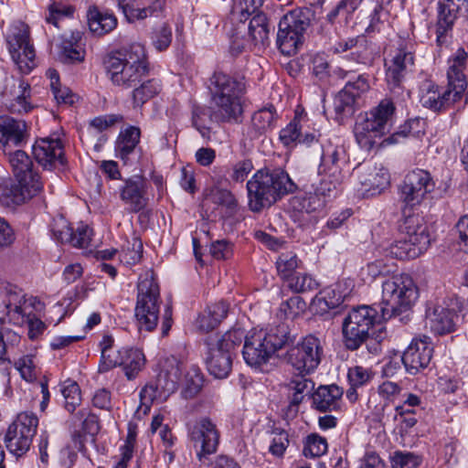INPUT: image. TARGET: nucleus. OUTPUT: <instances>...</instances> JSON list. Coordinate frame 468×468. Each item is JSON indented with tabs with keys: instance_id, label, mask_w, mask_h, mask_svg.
I'll list each match as a JSON object with an SVG mask.
<instances>
[{
	"instance_id": "f257e3e1",
	"label": "nucleus",
	"mask_w": 468,
	"mask_h": 468,
	"mask_svg": "<svg viewBox=\"0 0 468 468\" xmlns=\"http://www.w3.org/2000/svg\"><path fill=\"white\" fill-rule=\"evenodd\" d=\"M299 188L304 194L297 195L290 200V206L294 211L312 213L323 208V200L313 196L312 189H309L303 179H298V183H295L282 169H261L247 182L249 207L252 212L259 213Z\"/></svg>"
},
{
	"instance_id": "f03ea898",
	"label": "nucleus",
	"mask_w": 468,
	"mask_h": 468,
	"mask_svg": "<svg viewBox=\"0 0 468 468\" xmlns=\"http://www.w3.org/2000/svg\"><path fill=\"white\" fill-rule=\"evenodd\" d=\"M208 89L214 103L213 116L216 121L240 123L244 112L241 98L246 90L244 77L217 69L209 79Z\"/></svg>"
},
{
	"instance_id": "7ed1b4c3",
	"label": "nucleus",
	"mask_w": 468,
	"mask_h": 468,
	"mask_svg": "<svg viewBox=\"0 0 468 468\" xmlns=\"http://www.w3.org/2000/svg\"><path fill=\"white\" fill-rule=\"evenodd\" d=\"M103 64L112 81L124 88L137 86L148 72L144 48L140 44L108 54Z\"/></svg>"
},
{
	"instance_id": "20e7f679",
	"label": "nucleus",
	"mask_w": 468,
	"mask_h": 468,
	"mask_svg": "<svg viewBox=\"0 0 468 468\" xmlns=\"http://www.w3.org/2000/svg\"><path fill=\"white\" fill-rule=\"evenodd\" d=\"M296 336L285 324H280L270 332H253L244 341L242 355L246 363L259 367L267 363L269 358L279 349L289 346L295 342Z\"/></svg>"
},
{
	"instance_id": "39448f33",
	"label": "nucleus",
	"mask_w": 468,
	"mask_h": 468,
	"mask_svg": "<svg viewBox=\"0 0 468 468\" xmlns=\"http://www.w3.org/2000/svg\"><path fill=\"white\" fill-rule=\"evenodd\" d=\"M419 298V289L410 275H394L382 282L381 312L387 320L409 312Z\"/></svg>"
},
{
	"instance_id": "423d86ee",
	"label": "nucleus",
	"mask_w": 468,
	"mask_h": 468,
	"mask_svg": "<svg viewBox=\"0 0 468 468\" xmlns=\"http://www.w3.org/2000/svg\"><path fill=\"white\" fill-rule=\"evenodd\" d=\"M401 238L390 248V253L397 259H415L427 250L431 237L423 217L411 214L404 217L399 227Z\"/></svg>"
},
{
	"instance_id": "0eeeda50",
	"label": "nucleus",
	"mask_w": 468,
	"mask_h": 468,
	"mask_svg": "<svg viewBox=\"0 0 468 468\" xmlns=\"http://www.w3.org/2000/svg\"><path fill=\"white\" fill-rule=\"evenodd\" d=\"M395 106L390 100H382L368 112L357 116L355 128L356 143L361 150L369 151L376 138L388 131Z\"/></svg>"
},
{
	"instance_id": "6e6552de",
	"label": "nucleus",
	"mask_w": 468,
	"mask_h": 468,
	"mask_svg": "<svg viewBox=\"0 0 468 468\" xmlns=\"http://www.w3.org/2000/svg\"><path fill=\"white\" fill-rule=\"evenodd\" d=\"M135 318L140 331H153L158 323L160 290L152 273L146 272L138 282Z\"/></svg>"
},
{
	"instance_id": "1a4fd4ad",
	"label": "nucleus",
	"mask_w": 468,
	"mask_h": 468,
	"mask_svg": "<svg viewBox=\"0 0 468 468\" xmlns=\"http://www.w3.org/2000/svg\"><path fill=\"white\" fill-rule=\"evenodd\" d=\"M243 338L239 330L229 331L219 338L208 350L207 367L208 372L217 378L229 376L232 368V356Z\"/></svg>"
},
{
	"instance_id": "9d476101",
	"label": "nucleus",
	"mask_w": 468,
	"mask_h": 468,
	"mask_svg": "<svg viewBox=\"0 0 468 468\" xmlns=\"http://www.w3.org/2000/svg\"><path fill=\"white\" fill-rule=\"evenodd\" d=\"M310 26L306 13L293 10L284 15L279 23L277 45L282 54L292 56L302 44L303 35Z\"/></svg>"
},
{
	"instance_id": "9b49d317",
	"label": "nucleus",
	"mask_w": 468,
	"mask_h": 468,
	"mask_svg": "<svg viewBox=\"0 0 468 468\" xmlns=\"http://www.w3.org/2000/svg\"><path fill=\"white\" fill-rule=\"evenodd\" d=\"M37 424L38 420L35 414L19 413L5 435L4 441L8 451L17 457L24 455L30 448Z\"/></svg>"
},
{
	"instance_id": "f8f14e48",
	"label": "nucleus",
	"mask_w": 468,
	"mask_h": 468,
	"mask_svg": "<svg viewBox=\"0 0 468 468\" xmlns=\"http://www.w3.org/2000/svg\"><path fill=\"white\" fill-rule=\"evenodd\" d=\"M431 175L423 169L410 171L399 186V198L407 207L420 206L434 191Z\"/></svg>"
},
{
	"instance_id": "ddd939ff",
	"label": "nucleus",
	"mask_w": 468,
	"mask_h": 468,
	"mask_svg": "<svg viewBox=\"0 0 468 468\" xmlns=\"http://www.w3.org/2000/svg\"><path fill=\"white\" fill-rule=\"evenodd\" d=\"M414 67V55L405 48H399L386 61V80L390 92L395 98L405 100L410 96L402 85L407 74Z\"/></svg>"
},
{
	"instance_id": "4468645a",
	"label": "nucleus",
	"mask_w": 468,
	"mask_h": 468,
	"mask_svg": "<svg viewBox=\"0 0 468 468\" xmlns=\"http://www.w3.org/2000/svg\"><path fill=\"white\" fill-rule=\"evenodd\" d=\"M322 347L318 338L309 335L302 343L287 351V362L299 374H307L317 367L321 361Z\"/></svg>"
},
{
	"instance_id": "2eb2a0df",
	"label": "nucleus",
	"mask_w": 468,
	"mask_h": 468,
	"mask_svg": "<svg viewBox=\"0 0 468 468\" xmlns=\"http://www.w3.org/2000/svg\"><path fill=\"white\" fill-rule=\"evenodd\" d=\"M463 303L457 297L449 298L442 304H437L426 312V324L438 335H444L454 330V318L462 311Z\"/></svg>"
},
{
	"instance_id": "dca6fc26",
	"label": "nucleus",
	"mask_w": 468,
	"mask_h": 468,
	"mask_svg": "<svg viewBox=\"0 0 468 468\" xmlns=\"http://www.w3.org/2000/svg\"><path fill=\"white\" fill-rule=\"evenodd\" d=\"M188 432L196 448L199 447L197 457L200 461L207 455L216 452L219 442V431L216 424L207 417H202L188 425Z\"/></svg>"
},
{
	"instance_id": "f3484780",
	"label": "nucleus",
	"mask_w": 468,
	"mask_h": 468,
	"mask_svg": "<svg viewBox=\"0 0 468 468\" xmlns=\"http://www.w3.org/2000/svg\"><path fill=\"white\" fill-rule=\"evenodd\" d=\"M432 353L433 346L430 337L413 339L401 356L406 371L410 375H416L426 369L431 363Z\"/></svg>"
},
{
	"instance_id": "a211bd4d",
	"label": "nucleus",
	"mask_w": 468,
	"mask_h": 468,
	"mask_svg": "<svg viewBox=\"0 0 468 468\" xmlns=\"http://www.w3.org/2000/svg\"><path fill=\"white\" fill-rule=\"evenodd\" d=\"M28 37L27 28L21 25L7 40L12 59L22 73H28L31 70L32 66L29 63L33 62L35 58V51L28 44Z\"/></svg>"
},
{
	"instance_id": "6ab92c4d",
	"label": "nucleus",
	"mask_w": 468,
	"mask_h": 468,
	"mask_svg": "<svg viewBox=\"0 0 468 468\" xmlns=\"http://www.w3.org/2000/svg\"><path fill=\"white\" fill-rule=\"evenodd\" d=\"M51 231L57 240L61 243H69L73 247L87 248L91 241L92 230L88 226H81L73 230L70 224L62 216L54 218Z\"/></svg>"
},
{
	"instance_id": "aec40b11",
	"label": "nucleus",
	"mask_w": 468,
	"mask_h": 468,
	"mask_svg": "<svg viewBox=\"0 0 468 468\" xmlns=\"http://www.w3.org/2000/svg\"><path fill=\"white\" fill-rule=\"evenodd\" d=\"M33 154L37 162L46 169L64 167L67 164L63 145L58 139L37 140L33 145Z\"/></svg>"
},
{
	"instance_id": "412c9836",
	"label": "nucleus",
	"mask_w": 468,
	"mask_h": 468,
	"mask_svg": "<svg viewBox=\"0 0 468 468\" xmlns=\"http://www.w3.org/2000/svg\"><path fill=\"white\" fill-rule=\"evenodd\" d=\"M27 137V126L25 121L8 115L0 116V150L5 154L12 147L22 146Z\"/></svg>"
},
{
	"instance_id": "4be33fe9",
	"label": "nucleus",
	"mask_w": 468,
	"mask_h": 468,
	"mask_svg": "<svg viewBox=\"0 0 468 468\" xmlns=\"http://www.w3.org/2000/svg\"><path fill=\"white\" fill-rule=\"evenodd\" d=\"M468 54L463 48H459L448 58L447 79L449 90L452 93V99L455 101L466 89L467 81L465 69Z\"/></svg>"
},
{
	"instance_id": "5701e85b",
	"label": "nucleus",
	"mask_w": 468,
	"mask_h": 468,
	"mask_svg": "<svg viewBox=\"0 0 468 468\" xmlns=\"http://www.w3.org/2000/svg\"><path fill=\"white\" fill-rule=\"evenodd\" d=\"M42 189L40 181H7L0 185V202L7 207L19 205L31 198Z\"/></svg>"
},
{
	"instance_id": "b1692460",
	"label": "nucleus",
	"mask_w": 468,
	"mask_h": 468,
	"mask_svg": "<svg viewBox=\"0 0 468 468\" xmlns=\"http://www.w3.org/2000/svg\"><path fill=\"white\" fill-rule=\"evenodd\" d=\"M120 197L133 213H138L148 205L147 183L139 176L123 181L120 187Z\"/></svg>"
},
{
	"instance_id": "393cba45",
	"label": "nucleus",
	"mask_w": 468,
	"mask_h": 468,
	"mask_svg": "<svg viewBox=\"0 0 468 468\" xmlns=\"http://www.w3.org/2000/svg\"><path fill=\"white\" fill-rule=\"evenodd\" d=\"M181 373V363L176 357L170 356L164 359L155 380L157 388L164 393V397L169 396L177 389Z\"/></svg>"
},
{
	"instance_id": "a878e982",
	"label": "nucleus",
	"mask_w": 468,
	"mask_h": 468,
	"mask_svg": "<svg viewBox=\"0 0 468 468\" xmlns=\"http://www.w3.org/2000/svg\"><path fill=\"white\" fill-rule=\"evenodd\" d=\"M461 0H439L437 21V42L442 45L446 42V34L452 30L460 10Z\"/></svg>"
},
{
	"instance_id": "bb28decb",
	"label": "nucleus",
	"mask_w": 468,
	"mask_h": 468,
	"mask_svg": "<svg viewBox=\"0 0 468 468\" xmlns=\"http://www.w3.org/2000/svg\"><path fill=\"white\" fill-rule=\"evenodd\" d=\"M350 294L351 289L347 286V282H339L334 289H325L316 294L312 304L319 308L321 312H326L328 309L341 305Z\"/></svg>"
},
{
	"instance_id": "cd10ccee",
	"label": "nucleus",
	"mask_w": 468,
	"mask_h": 468,
	"mask_svg": "<svg viewBox=\"0 0 468 468\" xmlns=\"http://www.w3.org/2000/svg\"><path fill=\"white\" fill-rule=\"evenodd\" d=\"M343 390L336 385L320 386L313 394V407L319 411H331L339 407Z\"/></svg>"
},
{
	"instance_id": "c85d7f7f",
	"label": "nucleus",
	"mask_w": 468,
	"mask_h": 468,
	"mask_svg": "<svg viewBox=\"0 0 468 468\" xmlns=\"http://www.w3.org/2000/svg\"><path fill=\"white\" fill-rule=\"evenodd\" d=\"M21 303H27L24 295L18 294L16 292L13 291L9 284L5 282H1L0 311H5L10 322L20 323L23 321V318L19 316V314L17 313Z\"/></svg>"
},
{
	"instance_id": "c756f323",
	"label": "nucleus",
	"mask_w": 468,
	"mask_h": 468,
	"mask_svg": "<svg viewBox=\"0 0 468 468\" xmlns=\"http://www.w3.org/2000/svg\"><path fill=\"white\" fill-rule=\"evenodd\" d=\"M277 113L274 106L270 105L255 112L251 117L249 134L250 138H258L271 132L275 127Z\"/></svg>"
},
{
	"instance_id": "7c9ffc66",
	"label": "nucleus",
	"mask_w": 468,
	"mask_h": 468,
	"mask_svg": "<svg viewBox=\"0 0 468 468\" xmlns=\"http://www.w3.org/2000/svg\"><path fill=\"white\" fill-rule=\"evenodd\" d=\"M378 311L368 305L353 307V332L356 331V336H366L369 330L380 321Z\"/></svg>"
},
{
	"instance_id": "2f4dec72",
	"label": "nucleus",
	"mask_w": 468,
	"mask_h": 468,
	"mask_svg": "<svg viewBox=\"0 0 468 468\" xmlns=\"http://www.w3.org/2000/svg\"><path fill=\"white\" fill-rule=\"evenodd\" d=\"M7 154H9V163L16 180H21L22 182L29 181L30 183L40 181L39 176L33 173V163L26 152L16 150L14 153L8 152Z\"/></svg>"
},
{
	"instance_id": "473e14b6",
	"label": "nucleus",
	"mask_w": 468,
	"mask_h": 468,
	"mask_svg": "<svg viewBox=\"0 0 468 468\" xmlns=\"http://www.w3.org/2000/svg\"><path fill=\"white\" fill-rule=\"evenodd\" d=\"M229 312V305L220 301L207 306L204 313L197 318V326L203 332H209L215 329Z\"/></svg>"
},
{
	"instance_id": "72a5a7b5",
	"label": "nucleus",
	"mask_w": 468,
	"mask_h": 468,
	"mask_svg": "<svg viewBox=\"0 0 468 468\" xmlns=\"http://www.w3.org/2000/svg\"><path fill=\"white\" fill-rule=\"evenodd\" d=\"M87 18L90 31L98 36L112 31L117 26V19L113 15L101 13L95 6L89 8Z\"/></svg>"
},
{
	"instance_id": "f704fd0d",
	"label": "nucleus",
	"mask_w": 468,
	"mask_h": 468,
	"mask_svg": "<svg viewBox=\"0 0 468 468\" xmlns=\"http://www.w3.org/2000/svg\"><path fill=\"white\" fill-rule=\"evenodd\" d=\"M140 129L131 126L122 131L116 141L115 150L117 156L122 160H126L128 155L132 154L140 141Z\"/></svg>"
},
{
	"instance_id": "c9c22d12",
	"label": "nucleus",
	"mask_w": 468,
	"mask_h": 468,
	"mask_svg": "<svg viewBox=\"0 0 468 468\" xmlns=\"http://www.w3.org/2000/svg\"><path fill=\"white\" fill-rule=\"evenodd\" d=\"M249 36L255 47H265L269 41L268 19L263 13H258L250 18Z\"/></svg>"
},
{
	"instance_id": "e433bc0d",
	"label": "nucleus",
	"mask_w": 468,
	"mask_h": 468,
	"mask_svg": "<svg viewBox=\"0 0 468 468\" xmlns=\"http://www.w3.org/2000/svg\"><path fill=\"white\" fill-rule=\"evenodd\" d=\"M118 5L128 21L131 22L135 19H144L148 16H153L155 12L162 11L165 0H155L152 5L144 8H134L131 5V0H119Z\"/></svg>"
},
{
	"instance_id": "4c0bfd02",
	"label": "nucleus",
	"mask_w": 468,
	"mask_h": 468,
	"mask_svg": "<svg viewBox=\"0 0 468 468\" xmlns=\"http://www.w3.org/2000/svg\"><path fill=\"white\" fill-rule=\"evenodd\" d=\"M424 122L420 119H410L401 125L396 133L387 137L383 143L385 144H394L401 142L402 139L407 137H419L424 133L423 131Z\"/></svg>"
},
{
	"instance_id": "58836bf2",
	"label": "nucleus",
	"mask_w": 468,
	"mask_h": 468,
	"mask_svg": "<svg viewBox=\"0 0 468 468\" xmlns=\"http://www.w3.org/2000/svg\"><path fill=\"white\" fill-rule=\"evenodd\" d=\"M450 96L448 91L441 97L438 87L431 81H425L420 88V101L422 106L433 110L440 109L445 100V96Z\"/></svg>"
},
{
	"instance_id": "ea45409f",
	"label": "nucleus",
	"mask_w": 468,
	"mask_h": 468,
	"mask_svg": "<svg viewBox=\"0 0 468 468\" xmlns=\"http://www.w3.org/2000/svg\"><path fill=\"white\" fill-rule=\"evenodd\" d=\"M263 5V0H233L231 14L234 18L244 23L250 17L258 13H262L260 9Z\"/></svg>"
},
{
	"instance_id": "a19ab883",
	"label": "nucleus",
	"mask_w": 468,
	"mask_h": 468,
	"mask_svg": "<svg viewBox=\"0 0 468 468\" xmlns=\"http://www.w3.org/2000/svg\"><path fill=\"white\" fill-rule=\"evenodd\" d=\"M360 184L365 189H362V195L365 192H369L370 190L378 192L388 186L389 183V176L388 171L384 168H374L370 170V172L367 175V176L359 177Z\"/></svg>"
},
{
	"instance_id": "79ce46f5",
	"label": "nucleus",
	"mask_w": 468,
	"mask_h": 468,
	"mask_svg": "<svg viewBox=\"0 0 468 468\" xmlns=\"http://www.w3.org/2000/svg\"><path fill=\"white\" fill-rule=\"evenodd\" d=\"M145 363L143 352L139 349L124 350V360L122 365L128 379L134 378Z\"/></svg>"
},
{
	"instance_id": "37998d69",
	"label": "nucleus",
	"mask_w": 468,
	"mask_h": 468,
	"mask_svg": "<svg viewBox=\"0 0 468 468\" xmlns=\"http://www.w3.org/2000/svg\"><path fill=\"white\" fill-rule=\"evenodd\" d=\"M159 92V87L154 80L141 81L140 86L133 91V107H142L146 101L154 98Z\"/></svg>"
},
{
	"instance_id": "c03bdc74",
	"label": "nucleus",
	"mask_w": 468,
	"mask_h": 468,
	"mask_svg": "<svg viewBox=\"0 0 468 468\" xmlns=\"http://www.w3.org/2000/svg\"><path fill=\"white\" fill-rule=\"evenodd\" d=\"M300 375L291 380L289 384L290 388L293 390L291 400V404L293 406H298L303 401L304 395L311 394L314 388V383L311 379L306 378L304 374Z\"/></svg>"
},
{
	"instance_id": "a18cd8bd",
	"label": "nucleus",
	"mask_w": 468,
	"mask_h": 468,
	"mask_svg": "<svg viewBox=\"0 0 468 468\" xmlns=\"http://www.w3.org/2000/svg\"><path fill=\"white\" fill-rule=\"evenodd\" d=\"M27 307L26 306V303H21L20 308L19 310H17V313L19 314V316L23 318V321L20 323L14 324L17 325L27 324L28 337L34 340L44 332L46 325L40 319L35 317V315L31 316L30 314H27Z\"/></svg>"
},
{
	"instance_id": "49530a36",
	"label": "nucleus",
	"mask_w": 468,
	"mask_h": 468,
	"mask_svg": "<svg viewBox=\"0 0 468 468\" xmlns=\"http://www.w3.org/2000/svg\"><path fill=\"white\" fill-rule=\"evenodd\" d=\"M204 378L201 372L197 368H192L186 375L185 388L182 395L185 399L195 398L202 389Z\"/></svg>"
},
{
	"instance_id": "de8ad7c7",
	"label": "nucleus",
	"mask_w": 468,
	"mask_h": 468,
	"mask_svg": "<svg viewBox=\"0 0 468 468\" xmlns=\"http://www.w3.org/2000/svg\"><path fill=\"white\" fill-rule=\"evenodd\" d=\"M61 393L65 399V409L69 412H73L80 404V388L77 382L67 380L61 388Z\"/></svg>"
},
{
	"instance_id": "09e8293b",
	"label": "nucleus",
	"mask_w": 468,
	"mask_h": 468,
	"mask_svg": "<svg viewBox=\"0 0 468 468\" xmlns=\"http://www.w3.org/2000/svg\"><path fill=\"white\" fill-rule=\"evenodd\" d=\"M327 451V441L324 437L312 433L306 437L303 453L305 457H320Z\"/></svg>"
},
{
	"instance_id": "8fccbe9b",
	"label": "nucleus",
	"mask_w": 468,
	"mask_h": 468,
	"mask_svg": "<svg viewBox=\"0 0 468 468\" xmlns=\"http://www.w3.org/2000/svg\"><path fill=\"white\" fill-rule=\"evenodd\" d=\"M389 271L387 264L382 260H377L362 267L358 272V278L363 284L372 282L378 276Z\"/></svg>"
},
{
	"instance_id": "3c124183",
	"label": "nucleus",
	"mask_w": 468,
	"mask_h": 468,
	"mask_svg": "<svg viewBox=\"0 0 468 468\" xmlns=\"http://www.w3.org/2000/svg\"><path fill=\"white\" fill-rule=\"evenodd\" d=\"M351 107V90L350 82H347L344 89L340 90L335 99V119L340 123L347 121L348 117L344 114L346 109Z\"/></svg>"
},
{
	"instance_id": "603ef678",
	"label": "nucleus",
	"mask_w": 468,
	"mask_h": 468,
	"mask_svg": "<svg viewBox=\"0 0 468 468\" xmlns=\"http://www.w3.org/2000/svg\"><path fill=\"white\" fill-rule=\"evenodd\" d=\"M276 265L280 276L282 279L290 280L298 268V260L295 254L291 252L282 253L279 256Z\"/></svg>"
},
{
	"instance_id": "864d4df0",
	"label": "nucleus",
	"mask_w": 468,
	"mask_h": 468,
	"mask_svg": "<svg viewBox=\"0 0 468 468\" xmlns=\"http://www.w3.org/2000/svg\"><path fill=\"white\" fill-rule=\"evenodd\" d=\"M390 463L392 468H417L421 458L412 452L397 451L390 457Z\"/></svg>"
},
{
	"instance_id": "5fc2aeb1",
	"label": "nucleus",
	"mask_w": 468,
	"mask_h": 468,
	"mask_svg": "<svg viewBox=\"0 0 468 468\" xmlns=\"http://www.w3.org/2000/svg\"><path fill=\"white\" fill-rule=\"evenodd\" d=\"M29 84L20 78L9 77L5 79V84L2 91L5 101L9 98L23 96L25 90L29 89Z\"/></svg>"
},
{
	"instance_id": "6e6d98bb",
	"label": "nucleus",
	"mask_w": 468,
	"mask_h": 468,
	"mask_svg": "<svg viewBox=\"0 0 468 468\" xmlns=\"http://www.w3.org/2000/svg\"><path fill=\"white\" fill-rule=\"evenodd\" d=\"M318 285V282L307 274H297L289 280V287L295 292H313Z\"/></svg>"
},
{
	"instance_id": "4d7b16f0",
	"label": "nucleus",
	"mask_w": 468,
	"mask_h": 468,
	"mask_svg": "<svg viewBox=\"0 0 468 468\" xmlns=\"http://www.w3.org/2000/svg\"><path fill=\"white\" fill-rule=\"evenodd\" d=\"M30 98V88L26 89L24 95L17 97L9 98L8 101H5V103L8 111L12 113H22L28 112L33 107L27 101Z\"/></svg>"
},
{
	"instance_id": "13d9d810",
	"label": "nucleus",
	"mask_w": 468,
	"mask_h": 468,
	"mask_svg": "<svg viewBox=\"0 0 468 468\" xmlns=\"http://www.w3.org/2000/svg\"><path fill=\"white\" fill-rule=\"evenodd\" d=\"M172 41V30L164 25L152 33V43L158 51L165 50Z\"/></svg>"
},
{
	"instance_id": "bf43d9fd",
	"label": "nucleus",
	"mask_w": 468,
	"mask_h": 468,
	"mask_svg": "<svg viewBox=\"0 0 468 468\" xmlns=\"http://www.w3.org/2000/svg\"><path fill=\"white\" fill-rule=\"evenodd\" d=\"M124 360V351H115L112 349V352H102L101 363L99 365L100 372H106L112 367L122 366Z\"/></svg>"
},
{
	"instance_id": "052dcab7",
	"label": "nucleus",
	"mask_w": 468,
	"mask_h": 468,
	"mask_svg": "<svg viewBox=\"0 0 468 468\" xmlns=\"http://www.w3.org/2000/svg\"><path fill=\"white\" fill-rule=\"evenodd\" d=\"M71 5H63L60 3H53L48 6V15L46 17L48 23L58 27V20L62 16H71L74 13Z\"/></svg>"
},
{
	"instance_id": "680f3d73",
	"label": "nucleus",
	"mask_w": 468,
	"mask_h": 468,
	"mask_svg": "<svg viewBox=\"0 0 468 468\" xmlns=\"http://www.w3.org/2000/svg\"><path fill=\"white\" fill-rule=\"evenodd\" d=\"M209 252L216 260H227L232 256V244L227 239H218L213 241L210 245Z\"/></svg>"
},
{
	"instance_id": "e2e57ef3",
	"label": "nucleus",
	"mask_w": 468,
	"mask_h": 468,
	"mask_svg": "<svg viewBox=\"0 0 468 468\" xmlns=\"http://www.w3.org/2000/svg\"><path fill=\"white\" fill-rule=\"evenodd\" d=\"M313 196L323 200V207L326 203V199L331 197L335 192V186L330 180L322 179L317 186H311Z\"/></svg>"
},
{
	"instance_id": "0e129e2a",
	"label": "nucleus",
	"mask_w": 468,
	"mask_h": 468,
	"mask_svg": "<svg viewBox=\"0 0 468 468\" xmlns=\"http://www.w3.org/2000/svg\"><path fill=\"white\" fill-rule=\"evenodd\" d=\"M61 59L65 63H76L84 59V50L71 43H64L61 52Z\"/></svg>"
},
{
	"instance_id": "69168bd1",
	"label": "nucleus",
	"mask_w": 468,
	"mask_h": 468,
	"mask_svg": "<svg viewBox=\"0 0 468 468\" xmlns=\"http://www.w3.org/2000/svg\"><path fill=\"white\" fill-rule=\"evenodd\" d=\"M77 416L80 420H82V427L85 432L95 435L100 431V424L98 417L90 412H87V410H82L77 413Z\"/></svg>"
},
{
	"instance_id": "338daca9",
	"label": "nucleus",
	"mask_w": 468,
	"mask_h": 468,
	"mask_svg": "<svg viewBox=\"0 0 468 468\" xmlns=\"http://www.w3.org/2000/svg\"><path fill=\"white\" fill-rule=\"evenodd\" d=\"M213 202L227 207L229 209L236 208L238 202L233 194L227 189H217L212 193Z\"/></svg>"
},
{
	"instance_id": "774afa93",
	"label": "nucleus",
	"mask_w": 468,
	"mask_h": 468,
	"mask_svg": "<svg viewBox=\"0 0 468 468\" xmlns=\"http://www.w3.org/2000/svg\"><path fill=\"white\" fill-rule=\"evenodd\" d=\"M300 129L298 122L293 119L285 128L280 132V140L283 144L289 145L300 138Z\"/></svg>"
}]
</instances>
